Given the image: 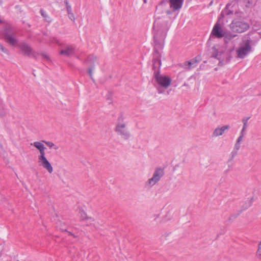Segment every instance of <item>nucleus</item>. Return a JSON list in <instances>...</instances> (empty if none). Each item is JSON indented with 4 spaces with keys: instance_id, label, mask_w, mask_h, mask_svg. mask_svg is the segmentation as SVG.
<instances>
[{
    "instance_id": "nucleus-1",
    "label": "nucleus",
    "mask_w": 261,
    "mask_h": 261,
    "mask_svg": "<svg viewBox=\"0 0 261 261\" xmlns=\"http://www.w3.org/2000/svg\"><path fill=\"white\" fill-rule=\"evenodd\" d=\"M168 28L167 21L160 19H156L155 20L153 26V31L155 49L158 45L161 48L163 47L162 44H160L158 41V38L161 35L162 38H164L166 35Z\"/></svg>"
},
{
    "instance_id": "nucleus-39",
    "label": "nucleus",
    "mask_w": 261,
    "mask_h": 261,
    "mask_svg": "<svg viewBox=\"0 0 261 261\" xmlns=\"http://www.w3.org/2000/svg\"><path fill=\"white\" fill-rule=\"evenodd\" d=\"M3 21L0 19V24L3 23Z\"/></svg>"
},
{
    "instance_id": "nucleus-31",
    "label": "nucleus",
    "mask_w": 261,
    "mask_h": 261,
    "mask_svg": "<svg viewBox=\"0 0 261 261\" xmlns=\"http://www.w3.org/2000/svg\"><path fill=\"white\" fill-rule=\"evenodd\" d=\"M81 217L83 219H86V214L84 212H82L81 213Z\"/></svg>"
},
{
    "instance_id": "nucleus-32",
    "label": "nucleus",
    "mask_w": 261,
    "mask_h": 261,
    "mask_svg": "<svg viewBox=\"0 0 261 261\" xmlns=\"http://www.w3.org/2000/svg\"><path fill=\"white\" fill-rule=\"evenodd\" d=\"M157 90L158 91L159 93H163L164 92V91L162 90L161 87H157Z\"/></svg>"
},
{
    "instance_id": "nucleus-8",
    "label": "nucleus",
    "mask_w": 261,
    "mask_h": 261,
    "mask_svg": "<svg viewBox=\"0 0 261 261\" xmlns=\"http://www.w3.org/2000/svg\"><path fill=\"white\" fill-rule=\"evenodd\" d=\"M153 75L157 84L162 88L167 89L170 85L171 82V79L167 76L160 74L159 71L158 70L156 72H154Z\"/></svg>"
},
{
    "instance_id": "nucleus-16",
    "label": "nucleus",
    "mask_w": 261,
    "mask_h": 261,
    "mask_svg": "<svg viewBox=\"0 0 261 261\" xmlns=\"http://www.w3.org/2000/svg\"><path fill=\"white\" fill-rule=\"evenodd\" d=\"M230 126L229 125H224L221 127H216L213 132V136L217 137L222 135L225 130L229 129Z\"/></svg>"
},
{
    "instance_id": "nucleus-26",
    "label": "nucleus",
    "mask_w": 261,
    "mask_h": 261,
    "mask_svg": "<svg viewBox=\"0 0 261 261\" xmlns=\"http://www.w3.org/2000/svg\"><path fill=\"white\" fill-rule=\"evenodd\" d=\"M257 254L259 256H261V241L258 245V249L257 251Z\"/></svg>"
},
{
    "instance_id": "nucleus-6",
    "label": "nucleus",
    "mask_w": 261,
    "mask_h": 261,
    "mask_svg": "<svg viewBox=\"0 0 261 261\" xmlns=\"http://www.w3.org/2000/svg\"><path fill=\"white\" fill-rule=\"evenodd\" d=\"M164 174V169L157 168L155 169L152 176L149 178L145 183V187L150 188L158 183Z\"/></svg>"
},
{
    "instance_id": "nucleus-9",
    "label": "nucleus",
    "mask_w": 261,
    "mask_h": 261,
    "mask_svg": "<svg viewBox=\"0 0 261 261\" xmlns=\"http://www.w3.org/2000/svg\"><path fill=\"white\" fill-rule=\"evenodd\" d=\"M4 37L6 41L13 46L17 44L18 40L16 37V33L11 29H6L3 33Z\"/></svg>"
},
{
    "instance_id": "nucleus-30",
    "label": "nucleus",
    "mask_w": 261,
    "mask_h": 261,
    "mask_svg": "<svg viewBox=\"0 0 261 261\" xmlns=\"http://www.w3.org/2000/svg\"><path fill=\"white\" fill-rule=\"evenodd\" d=\"M238 150H234V148L233 149V150L231 153V154L232 155V159L237 154Z\"/></svg>"
},
{
    "instance_id": "nucleus-37",
    "label": "nucleus",
    "mask_w": 261,
    "mask_h": 261,
    "mask_svg": "<svg viewBox=\"0 0 261 261\" xmlns=\"http://www.w3.org/2000/svg\"><path fill=\"white\" fill-rule=\"evenodd\" d=\"M65 4L66 5V7H67L68 5H70L69 4H68V1L67 0H65Z\"/></svg>"
},
{
    "instance_id": "nucleus-13",
    "label": "nucleus",
    "mask_w": 261,
    "mask_h": 261,
    "mask_svg": "<svg viewBox=\"0 0 261 261\" xmlns=\"http://www.w3.org/2000/svg\"><path fill=\"white\" fill-rule=\"evenodd\" d=\"M199 62L200 60L198 59V57H196L189 61L184 63L183 67L187 70H190L196 67Z\"/></svg>"
},
{
    "instance_id": "nucleus-21",
    "label": "nucleus",
    "mask_w": 261,
    "mask_h": 261,
    "mask_svg": "<svg viewBox=\"0 0 261 261\" xmlns=\"http://www.w3.org/2000/svg\"><path fill=\"white\" fill-rule=\"evenodd\" d=\"M249 118H245L243 119L242 122L243 123V128L240 132L241 134L246 135V129L248 127V120Z\"/></svg>"
},
{
    "instance_id": "nucleus-20",
    "label": "nucleus",
    "mask_w": 261,
    "mask_h": 261,
    "mask_svg": "<svg viewBox=\"0 0 261 261\" xmlns=\"http://www.w3.org/2000/svg\"><path fill=\"white\" fill-rule=\"evenodd\" d=\"M7 112L5 108L4 104L2 99H0V117L6 116Z\"/></svg>"
},
{
    "instance_id": "nucleus-7",
    "label": "nucleus",
    "mask_w": 261,
    "mask_h": 261,
    "mask_svg": "<svg viewBox=\"0 0 261 261\" xmlns=\"http://www.w3.org/2000/svg\"><path fill=\"white\" fill-rule=\"evenodd\" d=\"M213 49L214 51L212 54V57L218 59L219 60L220 64L223 65L229 62L231 59L230 51H217L215 47H213Z\"/></svg>"
},
{
    "instance_id": "nucleus-29",
    "label": "nucleus",
    "mask_w": 261,
    "mask_h": 261,
    "mask_svg": "<svg viewBox=\"0 0 261 261\" xmlns=\"http://www.w3.org/2000/svg\"><path fill=\"white\" fill-rule=\"evenodd\" d=\"M66 8L68 14L72 12V9L70 5H68Z\"/></svg>"
},
{
    "instance_id": "nucleus-27",
    "label": "nucleus",
    "mask_w": 261,
    "mask_h": 261,
    "mask_svg": "<svg viewBox=\"0 0 261 261\" xmlns=\"http://www.w3.org/2000/svg\"><path fill=\"white\" fill-rule=\"evenodd\" d=\"M68 17L69 19H70L72 21H75V17L73 13L72 12L69 13L68 14Z\"/></svg>"
},
{
    "instance_id": "nucleus-19",
    "label": "nucleus",
    "mask_w": 261,
    "mask_h": 261,
    "mask_svg": "<svg viewBox=\"0 0 261 261\" xmlns=\"http://www.w3.org/2000/svg\"><path fill=\"white\" fill-rule=\"evenodd\" d=\"M253 198L250 197L249 198H248V199L246 201V202L242 205V210L244 211L247 208H248L249 207H250L253 203Z\"/></svg>"
},
{
    "instance_id": "nucleus-23",
    "label": "nucleus",
    "mask_w": 261,
    "mask_h": 261,
    "mask_svg": "<svg viewBox=\"0 0 261 261\" xmlns=\"http://www.w3.org/2000/svg\"><path fill=\"white\" fill-rule=\"evenodd\" d=\"M42 142L44 143L50 148H54L55 150H57L59 148L57 146L55 145V144L51 142L46 141H42Z\"/></svg>"
},
{
    "instance_id": "nucleus-3",
    "label": "nucleus",
    "mask_w": 261,
    "mask_h": 261,
    "mask_svg": "<svg viewBox=\"0 0 261 261\" xmlns=\"http://www.w3.org/2000/svg\"><path fill=\"white\" fill-rule=\"evenodd\" d=\"M126 117L121 114L118 117L115 128V132L123 139L127 140L131 137V134L127 128Z\"/></svg>"
},
{
    "instance_id": "nucleus-17",
    "label": "nucleus",
    "mask_w": 261,
    "mask_h": 261,
    "mask_svg": "<svg viewBox=\"0 0 261 261\" xmlns=\"http://www.w3.org/2000/svg\"><path fill=\"white\" fill-rule=\"evenodd\" d=\"M74 49L75 48L73 45H67L64 49L60 51V54L69 57L73 55Z\"/></svg>"
},
{
    "instance_id": "nucleus-36",
    "label": "nucleus",
    "mask_w": 261,
    "mask_h": 261,
    "mask_svg": "<svg viewBox=\"0 0 261 261\" xmlns=\"http://www.w3.org/2000/svg\"><path fill=\"white\" fill-rule=\"evenodd\" d=\"M54 40L55 42H56V43H57L58 44H60L59 41L57 39L54 38Z\"/></svg>"
},
{
    "instance_id": "nucleus-5",
    "label": "nucleus",
    "mask_w": 261,
    "mask_h": 261,
    "mask_svg": "<svg viewBox=\"0 0 261 261\" xmlns=\"http://www.w3.org/2000/svg\"><path fill=\"white\" fill-rule=\"evenodd\" d=\"M229 27L232 32L242 33L249 29V24L240 17L233 19Z\"/></svg>"
},
{
    "instance_id": "nucleus-11",
    "label": "nucleus",
    "mask_w": 261,
    "mask_h": 261,
    "mask_svg": "<svg viewBox=\"0 0 261 261\" xmlns=\"http://www.w3.org/2000/svg\"><path fill=\"white\" fill-rule=\"evenodd\" d=\"M156 48L157 47H156V49L154 48L155 51L153 54L152 60V68L154 70V72H156L158 70L160 71V68L161 65V54L156 50Z\"/></svg>"
},
{
    "instance_id": "nucleus-33",
    "label": "nucleus",
    "mask_w": 261,
    "mask_h": 261,
    "mask_svg": "<svg viewBox=\"0 0 261 261\" xmlns=\"http://www.w3.org/2000/svg\"><path fill=\"white\" fill-rule=\"evenodd\" d=\"M67 232L68 233V234L71 236H73L74 238H76L77 236H75L74 234H73L72 232H70V231H67Z\"/></svg>"
},
{
    "instance_id": "nucleus-40",
    "label": "nucleus",
    "mask_w": 261,
    "mask_h": 261,
    "mask_svg": "<svg viewBox=\"0 0 261 261\" xmlns=\"http://www.w3.org/2000/svg\"><path fill=\"white\" fill-rule=\"evenodd\" d=\"M167 13L168 14H170V12L169 11H167Z\"/></svg>"
},
{
    "instance_id": "nucleus-25",
    "label": "nucleus",
    "mask_w": 261,
    "mask_h": 261,
    "mask_svg": "<svg viewBox=\"0 0 261 261\" xmlns=\"http://www.w3.org/2000/svg\"><path fill=\"white\" fill-rule=\"evenodd\" d=\"M0 50L3 51L4 53L6 54H9V50L5 48L1 43H0Z\"/></svg>"
},
{
    "instance_id": "nucleus-2",
    "label": "nucleus",
    "mask_w": 261,
    "mask_h": 261,
    "mask_svg": "<svg viewBox=\"0 0 261 261\" xmlns=\"http://www.w3.org/2000/svg\"><path fill=\"white\" fill-rule=\"evenodd\" d=\"M36 147L39 151L38 156V163L40 166L46 169L50 174L53 172V168L45 156V150L46 149L42 142L36 141L31 144Z\"/></svg>"
},
{
    "instance_id": "nucleus-10",
    "label": "nucleus",
    "mask_w": 261,
    "mask_h": 261,
    "mask_svg": "<svg viewBox=\"0 0 261 261\" xmlns=\"http://www.w3.org/2000/svg\"><path fill=\"white\" fill-rule=\"evenodd\" d=\"M18 46L20 49L22 54L28 57L32 56L34 58H36L37 53L33 49L31 46L24 41L19 43Z\"/></svg>"
},
{
    "instance_id": "nucleus-22",
    "label": "nucleus",
    "mask_w": 261,
    "mask_h": 261,
    "mask_svg": "<svg viewBox=\"0 0 261 261\" xmlns=\"http://www.w3.org/2000/svg\"><path fill=\"white\" fill-rule=\"evenodd\" d=\"M229 6L230 5L227 4L226 6L225 9L222 11L220 15L221 17H224V15H230L232 13V12L231 11L228 10Z\"/></svg>"
},
{
    "instance_id": "nucleus-34",
    "label": "nucleus",
    "mask_w": 261,
    "mask_h": 261,
    "mask_svg": "<svg viewBox=\"0 0 261 261\" xmlns=\"http://www.w3.org/2000/svg\"><path fill=\"white\" fill-rule=\"evenodd\" d=\"M40 13L42 15V16H43V17H45V12H44V11L43 10H40Z\"/></svg>"
},
{
    "instance_id": "nucleus-12",
    "label": "nucleus",
    "mask_w": 261,
    "mask_h": 261,
    "mask_svg": "<svg viewBox=\"0 0 261 261\" xmlns=\"http://www.w3.org/2000/svg\"><path fill=\"white\" fill-rule=\"evenodd\" d=\"M211 35L218 38H221L225 36V31L221 28L218 22H217L212 30Z\"/></svg>"
},
{
    "instance_id": "nucleus-35",
    "label": "nucleus",
    "mask_w": 261,
    "mask_h": 261,
    "mask_svg": "<svg viewBox=\"0 0 261 261\" xmlns=\"http://www.w3.org/2000/svg\"><path fill=\"white\" fill-rule=\"evenodd\" d=\"M159 217V215H154L153 217H154V220H156L157 219V218H158Z\"/></svg>"
},
{
    "instance_id": "nucleus-14",
    "label": "nucleus",
    "mask_w": 261,
    "mask_h": 261,
    "mask_svg": "<svg viewBox=\"0 0 261 261\" xmlns=\"http://www.w3.org/2000/svg\"><path fill=\"white\" fill-rule=\"evenodd\" d=\"M184 0H169L170 7L173 11L180 9Z\"/></svg>"
},
{
    "instance_id": "nucleus-41",
    "label": "nucleus",
    "mask_w": 261,
    "mask_h": 261,
    "mask_svg": "<svg viewBox=\"0 0 261 261\" xmlns=\"http://www.w3.org/2000/svg\"><path fill=\"white\" fill-rule=\"evenodd\" d=\"M144 3H146V0H143Z\"/></svg>"
},
{
    "instance_id": "nucleus-28",
    "label": "nucleus",
    "mask_w": 261,
    "mask_h": 261,
    "mask_svg": "<svg viewBox=\"0 0 261 261\" xmlns=\"http://www.w3.org/2000/svg\"><path fill=\"white\" fill-rule=\"evenodd\" d=\"M41 55L42 56V57L45 59L46 60V61H50V58L48 56H47V55L45 54H41Z\"/></svg>"
},
{
    "instance_id": "nucleus-24",
    "label": "nucleus",
    "mask_w": 261,
    "mask_h": 261,
    "mask_svg": "<svg viewBox=\"0 0 261 261\" xmlns=\"http://www.w3.org/2000/svg\"><path fill=\"white\" fill-rule=\"evenodd\" d=\"M237 36V35H234L231 33H225V38L226 39H228L229 40H231V39H232L233 38H234L235 37Z\"/></svg>"
},
{
    "instance_id": "nucleus-15",
    "label": "nucleus",
    "mask_w": 261,
    "mask_h": 261,
    "mask_svg": "<svg viewBox=\"0 0 261 261\" xmlns=\"http://www.w3.org/2000/svg\"><path fill=\"white\" fill-rule=\"evenodd\" d=\"M96 60V58L95 56L93 55H90L86 61L88 65L89 66V68L88 69V72L90 76V77L92 79V71L94 69V66L93 63L94 61Z\"/></svg>"
},
{
    "instance_id": "nucleus-4",
    "label": "nucleus",
    "mask_w": 261,
    "mask_h": 261,
    "mask_svg": "<svg viewBox=\"0 0 261 261\" xmlns=\"http://www.w3.org/2000/svg\"><path fill=\"white\" fill-rule=\"evenodd\" d=\"M251 42L252 40L248 35H245L243 37L242 41L239 44V47L236 50L237 58L244 59L251 51Z\"/></svg>"
},
{
    "instance_id": "nucleus-18",
    "label": "nucleus",
    "mask_w": 261,
    "mask_h": 261,
    "mask_svg": "<svg viewBox=\"0 0 261 261\" xmlns=\"http://www.w3.org/2000/svg\"><path fill=\"white\" fill-rule=\"evenodd\" d=\"M245 135L240 134L239 137L238 138L234 144V150H239L241 147V143L243 141V138Z\"/></svg>"
},
{
    "instance_id": "nucleus-42",
    "label": "nucleus",
    "mask_w": 261,
    "mask_h": 261,
    "mask_svg": "<svg viewBox=\"0 0 261 261\" xmlns=\"http://www.w3.org/2000/svg\"><path fill=\"white\" fill-rule=\"evenodd\" d=\"M212 3H213V2H211L210 3V5H212Z\"/></svg>"
},
{
    "instance_id": "nucleus-43",
    "label": "nucleus",
    "mask_w": 261,
    "mask_h": 261,
    "mask_svg": "<svg viewBox=\"0 0 261 261\" xmlns=\"http://www.w3.org/2000/svg\"><path fill=\"white\" fill-rule=\"evenodd\" d=\"M17 261H19V260H17Z\"/></svg>"
},
{
    "instance_id": "nucleus-38",
    "label": "nucleus",
    "mask_w": 261,
    "mask_h": 261,
    "mask_svg": "<svg viewBox=\"0 0 261 261\" xmlns=\"http://www.w3.org/2000/svg\"><path fill=\"white\" fill-rule=\"evenodd\" d=\"M60 229H61V230L62 231H66V229H64V228H60Z\"/></svg>"
}]
</instances>
